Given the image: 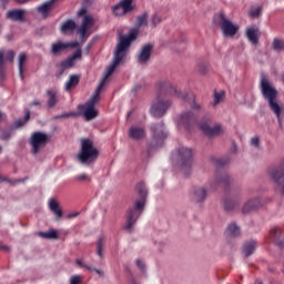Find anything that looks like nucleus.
Returning a JSON list of instances; mask_svg holds the SVG:
<instances>
[{
  "instance_id": "27",
  "label": "nucleus",
  "mask_w": 284,
  "mask_h": 284,
  "mask_svg": "<svg viewBox=\"0 0 284 284\" xmlns=\"http://www.w3.org/2000/svg\"><path fill=\"white\" fill-rule=\"evenodd\" d=\"M101 90H103V87L101 84L97 88V90L93 92V94L90 97L89 101L85 102L84 105H89L90 108H95L97 103L101 101Z\"/></svg>"
},
{
  "instance_id": "3",
  "label": "nucleus",
  "mask_w": 284,
  "mask_h": 284,
  "mask_svg": "<svg viewBox=\"0 0 284 284\" xmlns=\"http://www.w3.org/2000/svg\"><path fill=\"white\" fill-rule=\"evenodd\" d=\"M260 89L263 99L268 103V108L273 114H275L281 128V125H283L281 112H284V108H281V104L278 103V90H276V88H274L265 77L261 78Z\"/></svg>"
},
{
  "instance_id": "56",
  "label": "nucleus",
  "mask_w": 284,
  "mask_h": 284,
  "mask_svg": "<svg viewBox=\"0 0 284 284\" xmlns=\"http://www.w3.org/2000/svg\"><path fill=\"white\" fill-rule=\"evenodd\" d=\"M135 265L141 270V272H145V264H143L141 260H136Z\"/></svg>"
},
{
  "instance_id": "15",
  "label": "nucleus",
  "mask_w": 284,
  "mask_h": 284,
  "mask_svg": "<svg viewBox=\"0 0 284 284\" xmlns=\"http://www.w3.org/2000/svg\"><path fill=\"white\" fill-rule=\"evenodd\" d=\"M152 50H154V45L152 43L142 45L136 53L138 63L145 65V63H148L152 57Z\"/></svg>"
},
{
  "instance_id": "40",
  "label": "nucleus",
  "mask_w": 284,
  "mask_h": 284,
  "mask_svg": "<svg viewBox=\"0 0 284 284\" xmlns=\"http://www.w3.org/2000/svg\"><path fill=\"white\" fill-rule=\"evenodd\" d=\"M75 263L78 267H83L84 270H89V272H95V274H100V275L103 274L100 270L85 264L81 260H77Z\"/></svg>"
},
{
  "instance_id": "46",
  "label": "nucleus",
  "mask_w": 284,
  "mask_h": 284,
  "mask_svg": "<svg viewBox=\"0 0 284 284\" xmlns=\"http://www.w3.org/2000/svg\"><path fill=\"white\" fill-rule=\"evenodd\" d=\"M261 7L251 8L248 11V17H251V19H258V17H261Z\"/></svg>"
},
{
  "instance_id": "45",
  "label": "nucleus",
  "mask_w": 284,
  "mask_h": 284,
  "mask_svg": "<svg viewBox=\"0 0 284 284\" xmlns=\"http://www.w3.org/2000/svg\"><path fill=\"white\" fill-rule=\"evenodd\" d=\"M26 181H28V178L19 179V180H10L8 178H3L0 175V183H10L11 185H17V183H26Z\"/></svg>"
},
{
  "instance_id": "4",
  "label": "nucleus",
  "mask_w": 284,
  "mask_h": 284,
  "mask_svg": "<svg viewBox=\"0 0 284 284\" xmlns=\"http://www.w3.org/2000/svg\"><path fill=\"white\" fill-rule=\"evenodd\" d=\"M135 190L141 200H136L134 206L126 211V223L124 225L126 232H132L134 224L139 221V216L143 214V207H145V196H148V187H145V183H138Z\"/></svg>"
},
{
  "instance_id": "5",
  "label": "nucleus",
  "mask_w": 284,
  "mask_h": 284,
  "mask_svg": "<svg viewBox=\"0 0 284 284\" xmlns=\"http://www.w3.org/2000/svg\"><path fill=\"white\" fill-rule=\"evenodd\" d=\"M99 159V149L94 146V142L90 139H82L78 161L83 165H90Z\"/></svg>"
},
{
  "instance_id": "32",
  "label": "nucleus",
  "mask_w": 284,
  "mask_h": 284,
  "mask_svg": "<svg viewBox=\"0 0 284 284\" xmlns=\"http://www.w3.org/2000/svg\"><path fill=\"white\" fill-rule=\"evenodd\" d=\"M26 61H28V54H26V52L20 53L18 58V68H19V77L22 81L24 79L23 68L26 65Z\"/></svg>"
},
{
  "instance_id": "62",
  "label": "nucleus",
  "mask_w": 284,
  "mask_h": 284,
  "mask_svg": "<svg viewBox=\"0 0 284 284\" xmlns=\"http://www.w3.org/2000/svg\"><path fill=\"white\" fill-rule=\"evenodd\" d=\"M255 284H263L260 280L255 281Z\"/></svg>"
},
{
  "instance_id": "49",
  "label": "nucleus",
  "mask_w": 284,
  "mask_h": 284,
  "mask_svg": "<svg viewBox=\"0 0 284 284\" xmlns=\"http://www.w3.org/2000/svg\"><path fill=\"white\" fill-rule=\"evenodd\" d=\"M161 21H163V19L159 13H154L153 16H151V23L153 28H156L159 23H161Z\"/></svg>"
},
{
  "instance_id": "19",
  "label": "nucleus",
  "mask_w": 284,
  "mask_h": 284,
  "mask_svg": "<svg viewBox=\"0 0 284 284\" xmlns=\"http://www.w3.org/2000/svg\"><path fill=\"white\" fill-rule=\"evenodd\" d=\"M270 240L274 245H277V247H283L284 245V235L283 231H281V227H273L270 232Z\"/></svg>"
},
{
  "instance_id": "52",
  "label": "nucleus",
  "mask_w": 284,
  "mask_h": 284,
  "mask_svg": "<svg viewBox=\"0 0 284 284\" xmlns=\"http://www.w3.org/2000/svg\"><path fill=\"white\" fill-rule=\"evenodd\" d=\"M81 57H82L81 49H77L71 57H69V59H71V61L74 63V61H77V59H81Z\"/></svg>"
},
{
  "instance_id": "48",
  "label": "nucleus",
  "mask_w": 284,
  "mask_h": 284,
  "mask_svg": "<svg viewBox=\"0 0 284 284\" xmlns=\"http://www.w3.org/2000/svg\"><path fill=\"white\" fill-rule=\"evenodd\" d=\"M0 139L1 141H10V139H12V130H3L0 133Z\"/></svg>"
},
{
  "instance_id": "1",
  "label": "nucleus",
  "mask_w": 284,
  "mask_h": 284,
  "mask_svg": "<svg viewBox=\"0 0 284 284\" xmlns=\"http://www.w3.org/2000/svg\"><path fill=\"white\" fill-rule=\"evenodd\" d=\"M156 99L151 105L150 113L155 119H161L165 115V112L170 110V105L172 102L168 97H176L182 101H186L190 108L195 112H201V104L196 103V98L193 93H183L176 89V87L172 85L168 80H161L155 84Z\"/></svg>"
},
{
  "instance_id": "8",
  "label": "nucleus",
  "mask_w": 284,
  "mask_h": 284,
  "mask_svg": "<svg viewBox=\"0 0 284 284\" xmlns=\"http://www.w3.org/2000/svg\"><path fill=\"white\" fill-rule=\"evenodd\" d=\"M266 173L281 194H284V159L277 165L270 166Z\"/></svg>"
},
{
  "instance_id": "60",
  "label": "nucleus",
  "mask_w": 284,
  "mask_h": 284,
  "mask_svg": "<svg viewBox=\"0 0 284 284\" xmlns=\"http://www.w3.org/2000/svg\"><path fill=\"white\" fill-rule=\"evenodd\" d=\"M1 247V250H4L6 252H8V250H10V247H8V246H0Z\"/></svg>"
},
{
  "instance_id": "10",
  "label": "nucleus",
  "mask_w": 284,
  "mask_h": 284,
  "mask_svg": "<svg viewBox=\"0 0 284 284\" xmlns=\"http://www.w3.org/2000/svg\"><path fill=\"white\" fill-rule=\"evenodd\" d=\"M49 141L50 138L47 133H43L41 131L33 132L29 140V144L31 145V154H39V152H41V149L48 145Z\"/></svg>"
},
{
  "instance_id": "59",
  "label": "nucleus",
  "mask_w": 284,
  "mask_h": 284,
  "mask_svg": "<svg viewBox=\"0 0 284 284\" xmlns=\"http://www.w3.org/2000/svg\"><path fill=\"white\" fill-rule=\"evenodd\" d=\"M16 3H28V0H14Z\"/></svg>"
},
{
  "instance_id": "14",
  "label": "nucleus",
  "mask_w": 284,
  "mask_h": 284,
  "mask_svg": "<svg viewBox=\"0 0 284 284\" xmlns=\"http://www.w3.org/2000/svg\"><path fill=\"white\" fill-rule=\"evenodd\" d=\"M200 130L203 132L205 136H209V139H212L214 136H221L223 134V125L215 124L213 126H210L207 123L199 124Z\"/></svg>"
},
{
  "instance_id": "38",
  "label": "nucleus",
  "mask_w": 284,
  "mask_h": 284,
  "mask_svg": "<svg viewBox=\"0 0 284 284\" xmlns=\"http://www.w3.org/2000/svg\"><path fill=\"white\" fill-rule=\"evenodd\" d=\"M62 32H74L77 30V22L68 20L61 27Z\"/></svg>"
},
{
  "instance_id": "13",
  "label": "nucleus",
  "mask_w": 284,
  "mask_h": 284,
  "mask_svg": "<svg viewBox=\"0 0 284 284\" xmlns=\"http://www.w3.org/2000/svg\"><path fill=\"white\" fill-rule=\"evenodd\" d=\"M178 125L185 128L190 132L196 125V114L192 111L182 113L178 119Z\"/></svg>"
},
{
  "instance_id": "7",
  "label": "nucleus",
  "mask_w": 284,
  "mask_h": 284,
  "mask_svg": "<svg viewBox=\"0 0 284 284\" xmlns=\"http://www.w3.org/2000/svg\"><path fill=\"white\" fill-rule=\"evenodd\" d=\"M79 17H83L81 26L78 28V34L82 43L88 40L90 37V30L94 28V18L92 16H88V9L82 8L78 12Z\"/></svg>"
},
{
  "instance_id": "36",
  "label": "nucleus",
  "mask_w": 284,
  "mask_h": 284,
  "mask_svg": "<svg viewBox=\"0 0 284 284\" xmlns=\"http://www.w3.org/2000/svg\"><path fill=\"white\" fill-rule=\"evenodd\" d=\"M38 236L41 239L57 240L59 239V232L57 230H50L49 232H39Z\"/></svg>"
},
{
  "instance_id": "63",
  "label": "nucleus",
  "mask_w": 284,
  "mask_h": 284,
  "mask_svg": "<svg viewBox=\"0 0 284 284\" xmlns=\"http://www.w3.org/2000/svg\"><path fill=\"white\" fill-rule=\"evenodd\" d=\"M72 217H74V216H79V213H73V215H71Z\"/></svg>"
},
{
  "instance_id": "25",
  "label": "nucleus",
  "mask_w": 284,
  "mask_h": 284,
  "mask_svg": "<svg viewBox=\"0 0 284 284\" xmlns=\"http://www.w3.org/2000/svg\"><path fill=\"white\" fill-rule=\"evenodd\" d=\"M68 48H72V44L58 41V42L51 44L50 52L53 54V57H57V55L61 54L62 52H65V50Z\"/></svg>"
},
{
  "instance_id": "39",
  "label": "nucleus",
  "mask_w": 284,
  "mask_h": 284,
  "mask_svg": "<svg viewBox=\"0 0 284 284\" xmlns=\"http://www.w3.org/2000/svg\"><path fill=\"white\" fill-rule=\"evenodd\" d=\"M212 163H214V165H216V168H225V165H227V163H230V158L224 156V158H212L211 159Z\"/></svg>"
},
{
  "instance_id": "24",
  "label": "nucleus",
  "mask_w": 284,
  "mask_h": 284,
  "mask_svg": "<svg viewBox=\"0 0 284 284\" xmlns=\"http://www.w3.org/2000/svg\"><path fill=\"white\" fill-rule=\"evenodd\" d=\"M256 247H258V243L256 242V240L245 242L242 246V252L245 258H247V256H252V254L256 252Z\"/></svg>"
},
{
  "instance_id": "41",
  "label": "nucleus",
  "mask_w": 284,
  "mask_h": 284,
  "mask_svg": "<svg viewBox=\"0 0 284 284\" xmlns=\"http://www.w3.org/2000/svg\"><path fill=\"white\" fill-rule=\"evenodd\" d=\"M4 51H0V80L6 79V61L3 59Z\"/></svg>"
},
{
  "instance_id": "35",
  "label": "nucleus",
  "mask_w": 284,
  "mask_h": 284,
  "mask_svg": "<svg viewBox=\"0 0 284 284\" xmlns=\"http://www.w3.org/2000/svg\"><path fill=\"white\" fill-rule=\"evenodd\" d=\"M150 17V13H148L146 11H144L143 13H141L140 16H138L136 19V28H143V26H148V18Z\"/></svg>"
},
{
  "instance_id": "50",
  "label": "nucleus",
  "mask_w": 284,
  "mask_h": 284,
  "mask_svg": "<svg viewBox=\"0 0 284 284\" xmlns=\"http://www.w3.org/2000/svg\"><path fill=\"white\" fill-rule=\"evenodd\" d=\"M251 145H253V148H255L256 150L261 148V139H258V135H255L251 139Z\"/></svg>"
},
{
  "instance_id": "6",
  "label": "nucleus",
  "mask_w": 284,
  "mask_h": 284,
  "mask_svg": "<svg viewBox=\"0 0 284 284\" xmlns=\"http://www.w3.org/2000/svg\"><path fill=\"white\" fill-rule=\"evenodd\" d=\"M213 23L221 29L223 37H235L239 32V26L227 19L223 12H217L213 16Z\"/></svg>"
},
{
  "instance_id": "33",
  "label": "nucleus",
  "mask_w": 284,
  "mask_h": 284,
  "mask_svg": "<svg viewBox=\"0 0 284 284\" xmlns=\"http://www.w3.org/2000/svg\"><path fill=\"white\" fill-rule=\"evenodd\" d=\"M47 94L49 97L48 101H47V105L49 109L54 108V105H57V103H59V100L57 99V91L54 90H48Z\"/></svg>"
},
{
  "instance_id": "47",
  "label": "nucleus",
  "mask_w": 284,
  "mask_h": 284,
  "mask_svg": "<svg viewBox=\"0 0 284 284\" xmlns=\"http://www.w3.org/2000/svg\"><path fill=\"white\" fill-rule=\"evenodd\" d=\"M272 45H273V50H276V51L284 50V40L274 38Z\"/></svg>"
},
{
  "instance_id": "54",
  "label": "nucleus",
  "mask_w": 284,
  "mask_h": 284,
  "mask_svg": "<svg viewBox=\"0 0 284 284\" xmlns=\"http://www.w3.org/2000/svg\"><path fill=\"white\" fill-rule=\"evenodd\" d=\"M77 116V112L62 113L55 116V119H70Z\"/></svg>"
},
{
  "instance_id": "64",
  "label": "nucleus",
  "mask_w": 284,
  "mask_h": 284,
  "mask_svg": "<svg viewBox=\"0 0 284 284\" xmlns=\"http://www.w3.org/2000/svg\"><path fill=\"white\" fill-rule=\"evenodd\" d=\"M3 152V146L0 145V154Z\"/></svg>"
},
{
  "instance_id": "22",
  "label": "nucleus",
  "mask_w": 284,
  "mask_h": 284,
  "mask_svg": "<svg viewBox=\"0 0 284 284\" xmlns=\"http://www.w3.org/2000/svg\"><path fill=\"white\" fill-rule=\"evenodd\" d=\"M59 0H49L37 8L38 12L42 14L44 19H48V14L54 9V3Z\"/></svg>"
},
{
  "instance_id": "44",
  "label": "nucleus",
  "mask_w": 284,
  "mask_h": 284,
  "mask_svg": "<svg viewBox=\"0 0 284 284\" xmlns=\"http://www.w3.org/2000/svg\"><path fill=\"white\" fill-rule=\"evenodd\" d=\"M103 247H105V239L103 236H100L97 243V254L98 256H103Z\"/></svg>"
},
{
  "instance_id": "43",
  "label": "nucleus",
  "mask_w": 284,
  "mask_h": 284,
  "mask_svg": "<svg viewBox=\"0 0 284 284\" xmlns=\"http://www.w3.org/2000/svg\"><path fill=\"white\" fill-rule=\"evenodd\" d=\"M225 97V92H214L213 94V102H212V105L213 108H216V105H219V103H221V101H223Z\"/></svg>"
},
{
  "instance_id": "2",
  "label": "nucleus",
  "mask_w": 284,
  "mask_h": 284,
  "mask_svg": "<svg viewBox=\"0 0 284 284\" xmlns=\"http://www.w3.org/2000/svg\"><path fill=\"white\" fill-rule=\"evenodd\" d=\"M136 37H139V29H131L129 34L122 36L120 38V41L115 48L113 62L106 68L104 75L101 79V88L105 85L108 79H110V77L114 74V70H116V67L123 61V59H125V52H128V48H130L132 41H136Z\"/></svg>"
},
{
  "instance_id": "26",
  "label": "nucleus",
  "mask_w": 284,
  "mask_h": 284,
  "mask_svg": "<svg viewBox=\"0 0 284 284\" xmlns=\"http://www.w3.org/2000/svg\"><path fill=\"white\" fill-rule=\"evenodd\" d=\"M81 110H83V116L85 121H92V119H97L99 116V111L94 109V106H89L88 104L81 105Z\"/></svg>"
},
{
  "instance_id": "20",
  "label": "nucleus",
  "mask_w": 284,
  "mask_h": 284,
  "mask_svg": "<svg viewBox=\"0 0 284 284\" xmlns=\"http://www.w3.org/2000/svg\"><path fill=\"white\" fill-rule=\"evenodd\" d=\"M128 134L129 139H132V141H143V139H145V129L143 126L132 125Z\"/></svg>"
},
{
  "instance_id": "12",
  "label": "nucleus",
  "mask_w": 284,
  "mask_h": 284,
  "mask_svg": "<svg viewBox=\"0 0 284 284\" xmlns=\"http://www.w3.org/2000/svg\"><path fill=\"white\" fill-rule=\"evenodd\" d=\"M178 155L181 163L182 170H190L192 168V161H193V152L192 149L182 146L178 150Z\"/></svg>"
},
{
  "instance_id": "61",
  "label": "nucleus",
  "mask_w": 284,
  "mask_h": 284,
  "mask_svg": "<svg viewBox=\"0 0 284 284\" xmlns=\"http://www.w3.org/2000/svg\"><path fill=\"white\" fill-rule=\"evenodd\" d=\"M4 114L0 112V121H3Z\"/></svg>"
},
{
  "instance_id": "28",
  "label": "nucleus",
  "mask_w": 284,
  "mask_h": 284,
  "mask_svg": "<svg viewBox=\"0 0 284 284\" xmlns=\"http://www.w3.org/2000/svg\"><path fill=\"white\" fill-rule=\"evenodd\" d=\"M225 235L229 239H236L241 236V229L239 225H236V223H231L226 227Z\"/></svg>"
},
{
  "instance_id": "16",
  "label": "nucleus",
  "mask_w": 284,
  "mask_h": 284,
  "mask_svg": "<svg viewBox=\"0 0 284 284\" xmlns=\"http://www.w3.org/2000/svg\"><path fill=\"white\" fill-rule=\"evenodd\" d=\"M230 183H232V179L227 173L216 172L215 181L211 184L210 190H216V187H219L220 185L227 190V187H230Z\"/></svg>"
},
{
  "instance_id": "30",
  "label": "nucleus",
  "mask_w": 284,
  "mask_h": 284,
  "mask_svg": "<svg viewBox=\"0 0 284 284\" xmlns=\"http://www.w3.org/2000/svg\"><path fill=\"white\" fill-rule=\"evenodd\" d=\"M57 68H59V70H60L57 73V77H62V74L65 72V70H68L70 68H74V62L70 58H67L65 60H63L62 62L57 64Z\"/></svg>"
},
{
  "instance_id": "31",
  "label": "nucleus",
  "mask_w": 284,
  "mask_h": 284,
  "mask_svg": "<svg viewBox=\"0 0 284 284\" xmlns=\"http://www.w3.org/2000/svg\"><path fill=\"white\" fill-rule=\"evenodd\" d=\"M49 210L53 212L57 219L63 217V211L59 207V202H57V200L54 199L49 200Z\"/></svg>"
},
{
  "instance_id": "17",
  "label": "nucleus",
  "mask_w": 284,
  "mask_h": 284,
  "mask_svg": "<svg viewBox=\"0 0 284 284\" xmlns=\"http://www.w3.org/2000/svg\"><path fill=\"white\" fill-rule=\"evenodd\" d=\"M245 37L252 45H258L261 39V29L256 24L248 26L245 30Z\"/></svg>"
},
{
  "instance_id": "55",
  "label": "nucleus",
  "mask_w": 284,
  "mask_h": 284,
  "mask_svg": "<svg viewBox=\"0 0 284 284\" xmlns=\"http://www.w3.org/2000/svg\"><path fill=\"white\" fill-rule=\"evenodd\" d=\"M74 181H90V178H88V174L82 173L74 176Z\"/></svg>"
},
{
  "instance_id": "11",
  "label": "nucleus",
  "mask_w": 284,
  "mask_h": 284,
  "mask_svg": "<svg viewBox=\"0 0 284 284\" xmlns=\"http://www.w3.org/2000/svg\"><path fill=\"white\" fill-rule=\"evenodd\" d=\"M136 8L134 0H120V3L111 7L114 17H125L130 14Z\"/></svg>"
},
{
  "instance_id": "9",
  "label": "nucleus",
  "mask_w": 284,
  "mask_h": 284,
  "mask_svg": "<svg viewBox=\"0 0 284 284\" xmlns=\"http://www.w3.org/2000/svg\"><path fill=\"white\" fill-rule=\"evenodd\" d=\"M152 142L149 144L148 152L153 148H161L163 141L168 139V131H165V124L163 122L153 123L151 125Z\"/></svg>"
},
{
  "instance_id": "37",
  "label": "nucleus",
  "mask_w": 284,
  "mask_h": 284,
  "mask_svg": "<svg viewBox=\"0 0 284 284\" xmlns=\"http://www.w3.org/2000/svg\"><path fill=\"white\" fill-rule=\"evenodd\" d=\"M79 85V75L73 74L70 75L69 81L65 83V90L70 91L72 88H77Z\"/></svg>"
},
{
  "instance_id": "57",
  "label": "nucleus",
  "mask_w": 284,
  "mask_h": 284,
  "mask_svg": "<svg viewBox=\"0 0 284 284\" xmlns=\"http://www.w3.org/2000/svg\"><path fill=\"white\" fill-rule=\"evenodd\" d=\"M90 48H92L91 43L87 44V47L84 48V52H87V54L88 52H90Z\"/></svg>"
},
{
  "instance_id": "58",
  "label": "nucleus",
  "mask_w": 284,
  "mask_h": 284,
  "mask_svg": "<svg viewBox=\"0 0 284 284\" xmlns=\"http://www.w3.org/2000/svg\"><path fill=\"white\" fill-rule=\"evenodd\" d=\"M31 105H41V102H39V100H34L33 102H31Z\"/></svg>"
},
{
  "instance_id": "34",
  "label": "nucleus",
  "mask_w": 284,
  "mask_h": 284,
  "mask_svg": "<svg viewBox=\"0 0 284 284\" xmlns=\"http://www.w3.org/2000/svg\"><path fill=\"white\" fill-rule=\"evenodd\" d=\"M195 72H197V74H207V72H210V64L205 61L197 62L195 65Z\"/></svg>"
},
{
  "instance_id": "18",
  "label": "nucleus",
  "mask_w": 284,
  "mask_h": 284,
  "mask_svg": "<svg viewBox=\"0 0 284 284\" xmlns=\"http://www.w3.org/2000/svg\"><path fill=\"white\" fill-rule=\"evenodd\" d=\"M263 207V200L261 197H255L248 200L242 207L243 214H250V212H256V210Z\"/></svg>"
},
{
  "instance_id": "21",
  "label": "nucleus",
  "mask_w": 284,
  "mask_h": 284,
  "mask_svg": "<svg viewBox=\"0 0 284 284\" xmlns=\"http://www.w3.org/2000/svg\"><path fill=\"white\" fill-rule=\"evenodd\" d=\"M6 18L10 21H26V10L23 9H13L9 10L6 14Z\"/></svg>"
},
{
  "instance_id": "29",
  "label": "nucleus",
  "mask_w": 284,
  "mask_h": 284,
  "mask_svg": "<svg viewBox=\"0 0 284 284\" xmlns=\"http://www.w3.org/2000/svg\"><path fill=\"white\" fill-rule=\"evenodd\" d=\"M239 203H241L239 200H234L227 195L222 200L223 209L226 212H232V210H234V207H236Z\"/></svg>"
},
{
  "instance_id": "51",
  "label": "nucleus",
  "mask_w": 284,
  "mask_h": 284,
  "mask_svg": "<svg viewBox=\"0 0 284 284\" xmlns=\"http://www.w3.org/2000/svg\"><path fill=\"white\" fill-rule=\"evenodd\" d=\"M83 282V277L81 275H73L70 277V284H81Z\"/></svg>"
},
{
  "instance_id": "23",
  "label": "nucleus",
  "mask_w": 284,
  "mask_h": 284,
  "mask_svg": "<svg viewBox=\"0 0 284 284\" xmlns=\"http://www.w3.org/2000/svg\"><path fill=\"white\" fill-rule=\"evenodd\" d=\"M207 199V190L203 186L195 187L192 193V201L194 203H203Z\"/></svg>"
},
{
  "instance_id": "53",
  "label": "nucleus",
  "mask_w": 284,
  "mask_h": 284,
  "mask_svg": "<svg viewBox=\"0 0 284 284\" xmlns=\"http://www.w3.org/2000/svg\"><path fill=\"white\" fill-rule=\"evenodd\" d=\"M14 57L16 53L12 50L7 51L6 53V60L9 61L10 63H14Z\"/></svg>"
},
{
  "instance_id": "42",
  "label": "nucleus",
  "mask_w": 284,
  "mask_h": 284,
  "mask_svg": "<svg viewBox=\"0 0 284 284\" xmlns=\"http://www.w3.org/2000/svg\"><path fill=\"white\" fill-rule=\"evenodd\" d=\"M28 121H30V110H27V113H26L23 120H17L14 122L13 128H16V129L23 128V125H26V123H28Z\"/></svg>"
}]
</instances>
